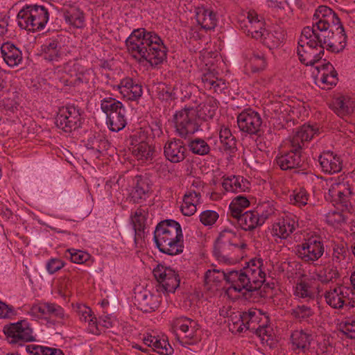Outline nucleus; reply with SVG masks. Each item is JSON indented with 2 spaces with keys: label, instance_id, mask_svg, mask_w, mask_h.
Here are the masks:
<instances>
[{
  "label": "nucleus",
  "instance_id": "obj_1",
  "mask_svg": "<svg viewBox=\"0 0 355 355\" xmlns=\"http://www.w3.org/2000/svg\"><path fill=\"white\" fill-rule=\"evenodd\" d=\"M125 46L128 53L137 61L147 62L152 67L163 63L167 57L168 49L162 38L145 28L133 30L125 40Z\"/></svg>",
  "mask_w": 355,
  "mask_h": 355
},
{
  "label": "nucleus",
  "instance_id": "obj_2",
  "mask_svg": "<svg viewBox=\"0 0 355 355\" xmlns=\"http://www.w3.org/2000/svg\"><path fill=\"white\" fill-rule=\"evenodd\" d=\"M266 266L263 259H251L248 265L240 270H227L226 284L229 290L241 292L254 291L261 288L266 279Z\"/></svg>",
  "mask_w": 355,
  "mask_h": 355
},
{
  "label": "nucleus",
  "instance_id": "obj_3",
  "mask_svg": "<svg viewBox=\"0 0 355 355\" xmlns=\"http://www.w3.org/2000/svg\"><path fill=\"white\" fill-rule=\"evenodd\" d=\"M318 128L309 124H304L297 129L288 140L289 150L277 157L276 163L282 170L303 168L304 162L302 150L306 147L309 141L318 133Z\"/></svg>",
  "mask_w": 355,
  "mask_h": 355
},
{
  "label": "nucleus",
  "instance_id": "obj_4",
  "mask_svg": "<svg viewBox=\"0 0 355 355\" xmlns=\"http://www.w3.org/2000/svg\"><path fill=\"white\" fill-rule=\"evenodd\" d=\"M268 316L263 315L260 310L250 309L230 317V330L232 333H242L245 331L254 332L261 340L262 343L272 340L273 329L268 324Z\"/></svg>",
  "mask_w": 355,
  "mask_h": 355
},
{
  "label": "nucleus",
  "instance_id": "obj_5",
  "mask_svg": "<svg viewBox=\"0 0 355 355\" xmlns=\"http://www.w3.org/2000/svg\"><path fill=\"white\" fill-rule=\"evenodd\" d=\"M154 241L159 250L174 256L183 252V234L181 225L174 220L159 222L154 231Z\"/></svg>",
  "mask_w": 355,
  "mask_h": 355
},
{
  "label": "nucleus",
  "instance_id": "obj_6",
  "mask_svg": "<svg viewBox=\"0 0 355 355\" xmlns=\"http://www.w3.org/2000/svg\"><path fill=\"white\" fill-rule=\"evenodd\" d=\"M334 205L343 211L351 212L355 205V179L350 175L336 178L329 189Z\"/></svg>",
  "mask_w": 355,
  "mask_h": 355
},
{
  "label": "nucleus",
  "instance_id": "obj_7",
  "mask_svg": "<svg viewBox=\"0 0 355 355\" xmlns=\"http://www.w3.org/2000/svg\"><path fill=\"white\" fill-rule=\"evenodd\" d=\"M47 4H26L17 14L18 25L31 32L43 30L49 20V8Z\"/></svg>",
  "mask_w": 355,
  "mask_h": 355
},
{
  "label": "nucleus",
  "instance_id": "obj_8",
  "mask_svg": "<svg viewBox=\"0 0 355 355\" xmlns=\"http://www.w3.org/2000/svg\"><path fill=\"white\" fill-rule=\"evenodd\" d=\"M320 38L313 37L310 29L302 30L298 42L297 53L300 61L306 66H313L320 61L324 53V46Z\"/></svg>",
  "mask_w": 355,
  "mask_h": 355
},
{
  "label": "nucleus",
  "instance_id": "obj_9",
  "mask_svg": "<svg viewBox=\"0 0 355 355\" xmlns=\"http://www.w3.org/2000/svg\"><path fill=\"white\" fill-rule=\"evenodd\" d=\"M173 121L175 131L182 138H187L200 130L202 119L194 107H184L176 111Z\"/></svg>",
  "mask_w": 355,
  "mask_h": 355
},
{
  "label": "nucleus",
  "instance_id": "obj_10",
  "mask_svg": "<svg viewBox=\"0 0 355 355\" xmlns=\"http://www.w3.org/2000/svg\"><path fill=\"white\" fill-rule=\"evenodd\" d=\"M341 24L337 14L327 6H318L313 16L312 26H307L302 30L310 29L313 32V37L320 38V34L328 33L329 29Z\"/></svg>",
  "mask_w": 355,
  "mask_h": 355
},
{
  "label": "nucleus",
  "instance_id": "obj_11",
  "mask_svg": "<svg viewBox=\"0 0 355 355\" xmlns=\"http://www.w3.org/2000/svg\"><path fill=\"white\" fill-rule=\"evenodd\" d=\"M247 245L240 241L235 232L231 230H223L215 242L214 254L219 261L226 262L234 249H245Z\"/></svg>",
  "mask_w": 355,
  "mask_h": 355
},
{
  "label": "nucleus",
  "instance_id": "obj_12",
  "mask_svg": "<svg viewBox=\"0 0 355 355\" xmlns=\"http://www.w3.org/2000/svg\"><path fill=\"white\" fill-rule=\"evenodd\" d=\"M324 252L322 239L317 234H312L304 239L295 247V254L302 261L312 263L322 257Z\"/></svg>",
  "mask_w": 355,
  "mask_h": 355
},
{
  "label": "nucleus",
  "instance_id": "obj_13",
  "mask_svg": "<svg viewBox=\"0 0 355 355\" xmlns=\"http://www.w3.org/2000/svg\"><path fill=\"white\" fill-rule=\"evenodd\" d=\"M82 123L80 109L73 104L60 107L55 118L56 125L66 132L79 128Z\"/></svg>",
  "mask_w": 355,
  "mask_h": 355
},
{
  "label": "nucleus",
  "instance_id": "obj_14",
  "mask_svg": "<svg viewBox=\"0 0 355 355\" xmlns=\"http://www.w3.org/2000/svg\"><path fill=\"white\" fill-rule=\"evenodd\" d=\"M237 125L239 130L250 135L260 136L261 134L262 119L259 112L248 108L237 116Z\"/></svg>",
  "mask_w": 355,
  "mask_h": 355
},
{
  "label": "nucleus",
  "instance_id": "obj_15",
  "mask_svg": "<svg viewBox=\"0 0 355 355\" xmlns=\"http://www.w3.org/2000/svg\"><path fill=\"white\" fill-rule=\"evenodd\" d=\"M28 313L36 318L44 320L54 318L64 320L68 317L60 305L47 301H41L33 304Z\"/></svg>",
  "mask_w": 355,
  "mask_h": 355
},
{
  "label": "nucleus",
  "instance_id": "obj_16",
  "mask_svg": "<svg viewBox=\"0 0 355 355\" xmlns=\"http://www.w3.org/2000/svg\"><path fill=\"white\" fill-rule=\"evenodd\" d=\"M153 275L159 284L157 289L159 291L174 293L180 286L179 275L170 267L158 265L153 270Z\"/></svg>",
  "mask_w": 355,
  "mask_h": 355
},
{
  "label": "nucleus",
  "instance_id": "obj_17",
  "mask_svg": "<svg viewBox=\"0 0 355 355\" xmlns=\"http://www.w3.org/2000/svg\"><path fill=\"white\" fill-rule=\"evenodd\" d=\"M239 27L248 36L256 40L264 36L267 30L263 18L253 10L247 12L243 19H239Z\"/></svg>",
  "mask_w": 355,
  "mask_h": 355
},
{
  "label": "nucleus",
  "instance_id": "obj_18",
  "mask_svg": "<svg viewBox=\"0 0 355 355\" xmlns=\"http://www.w3.org/2000/svg\"><path fill=\"white\" fill-rule=\"evenodd\" d=\"M335 31L336 33H334L332 28L328 33L320 34L319 40H321V44L324 46V49L338 53L346 46L347 37L342 24L335 27Z\"/></svg>",
  "mask_w": 355,
  "mask_h": 355
},
{
  "label": "nucleus",
  "instance_id": "obj_19",
  "mask_svg": "<svg viewBox=\"0 0 355 355\" xmlns=\"http://www.w3.org/2000/svg\"><path fill=\"white\" fill-rule=\"evenodd\" d=\"M297 222L295 217L286 215L277 222L274 223L270 228V233L273 240L279 243L286 239L296 229Z\"/></svg>",
  "mask_w": 355,
  "mask_h": 355
},
{
  "label": "nucleus",
  "instance_id": "obj_20",
  "mask_svg": "<svg viewBox=\"0 0 355 355\" xmlns=\"http://www.w3.org/2000/svg\"><path fill=\"white\" fill-rule=\"evenodd\" d=\"M3 331L10 343H17L20 341L28 342L33 340L32 329L25 320L5 327Z\"/></svg>",
  "mask_w": 355,
  "mask_h": 355
},
{
  "label": "nucleus",
  "instance_id": "obj_21",
  "mask_svg": "<svg viewBox=\"0 0 355 355\" xmlns=\"http://www.w3.org/2000/svg\"><path fill=\"white\" fill-rule=\"evenodd\" d=\"M314 336L308 329H296L291 332L290 343L293 351L298 353H306L311 348Z\"/></svg>",
  "mask_w": 355,
  "mask_h": 355
},
{
  "label": "nucleus",
  "instance_id": "obj_22",
  "mask_svg": "<svg viewBox=\"0 0 355 355\" xmlns=\"http://www.w3.org/2000/svg\"><path fill=\"white\" fill-rule=\"evenodd\" d=\"M350 288L345 286H337L324 293L326 303L333 309H340L350 299Z\"/></svg>",
  "mask_w": 355,
  "mask_h": 355
},
{
  "label": "nucleus",
  "instance_id": "obj_23",
  "mask_svg": "<svg viewBox=\"0 0 355 355\" xmlns=\"http://www.w3.org/2000/svg\"><path fill=\"white\" fill-rule=\"evenodd\" d=\"M164 155L172 163H179L187 156L184 143L179 139H168L164 146Z\"/></svg>",
  "mask_w": 355,
  "mask_h": 355
},
{
  "label": "nucleus",
  "instance_id": "obj_24",
  "mask_svg": "<svg viewBox=\"0 0 355 355\" xmlns=\"http://www.w3.org/2000/svg\"><path fill=\"white\" fill-rule=\"evenodd\" d=\"M318 160L324 173L334 174L342 170L343 162L340 156L331 150H324L319 155Z\"/></svg>",
  "mask_w": 355,
  "mask_h": 355
},
{
  "label": "nucleus",
  "instance_id": "obj_25",
  "mask_svg": "<svg viewBox=\"0 0 355 355\" xmlns=\"http://www.w3.org/2000/svg\"><path fill=\"white\" fill-rule=\"evenodd\" d=\"M63 54L62 43L58 38L49 39L41 46V55L48 62H59Z\"/></svg>",
  "mask_w": 355,
  "mask_h": 355
},
{
  "label": "nucleus",
  "instance_id": "obj_26",
  "mask_svg": "<svg viewBox=\"0 0 355 355\" xmlns=\"http://www.w3.org/2000/svg\"><path fill=\"white\" fill-rule=\"evenodd\" d=\"M316 68L319 76L317 78V81L322 89H328L336 85L338 73L329 62H325Z\"/></svg>",
  "mask_w": 355,
  "mask_h": 355
},
{
  "label": "nucleus",
  "instance_id": "obj_27",
  "mask_svg": "<svg viewBox=\"0 0 355 355\" xmlns=\"http://www.w3.org/2000/svg\"><path fill=\"white\" fill-rule=\"evenodd\" d=\"M119 89L123 97L129 101H136L143 94L141 85L131 78L122 79L119 85Z\"/></svg>",
  "mask_w": 355,
  "mask_h": 355
},
{
  "label": "nucleus",
  "instance_id": "obj_28",
  "mask_svg": "<svg viewBox=\"0 0 355 355\" xmlns=\"http://www.w3.org/2000/svg\"><path fill=\"white\" fill-rule=\"evenodd\" d=\"M250 182L240 175L223 176L222 187L225 192L241 193L250 189Z\"/></svg>",
  "mask_w": 355,
  "mask_h": 355
},
{
  "label": "nucleus",
  "instance_id": "obj_29",
  "mask_svg": "<svg viewBox=\"0 0 355 355\" xmlns=\"http://www.w3.org/2000/svg\"><path fill=\"white\" fill-rule=\"evenodd\" d=\"M1 53L5 62L10 67L20 64L22 62L21 51L12 42H5L1 46Z\"/></svg>",
  "mask_w": 355,
  "mask_h": 355
},
{
  "label": "nucleus",
  "instance_id": "obj_30",
  "mask_svg": "<svg viewBox=\"0 0 355 355\" xmlns=\"http://www.w3.org/2000/svg\"><path fill=\"white\" fill-rule=\"evenodd\" d=\"M196 18L198 24L205 31H211L217 25L216 14L211 9L198 7L196 10Z\"/></svg>",
  "mask_w": 355,
  "mask_h": 355
},
{
  "label": "nucleus",
  "instance_id": "obj_31",
  "mask_svg": "<svg viewBox=\"0 0 355 355\" xmlns=\"http://www.w3.org/2000/svg\"><path fill=\"white\" fill-rule=\"evenodd\" d=\"M201 194L199 191L189 189L183 196L181 211L184 216H191L197 211V205L200 203Z\"/></svg>",
  "mask_w": 355,
  "mask_h": 355
},
{
  "label": "nucleus",
  "instance_id": "obj_32",
  "mask_svg": "<svg viewBox=\"0 0 355 355\" xmlns=\"http://www.w3.org/2000/svg\"><path fill=\"white\" fill-rule=\"evenodd\" d=\"M331 109L338 116L345 118L354 112L355 101L349 96H342L333 101Z\"/></svg>",
  "mask_w": 355,
  "mask_h": 355
},
{
  "label": "nucleus",
  "instance_id": "obj_33",
  "mask_svg": "<svg viewBox=\"0 0 355 355\" xmlns=\"http://www.w3.org/2000/svg\"><path fill=\"white\" fill-rule=\"evenodd\" d=\"M254 209L263 224L267 220L276 217L278 214L276 202L271 199L260 200Z\"/></svg>",
  "mask_w": 355,
  "mask_h": 355
},
{
  "label": "nucleus",
  "instance_id": "obj_34",
  "mask_svg": "<svg viewBox=\"0 0 355 355\" xmlns=\"http://www.w3.org/2000/svg\"><path fill=\"white\" fill-rule=\"evenodd\" d=\"M285 34L284 31L279 28L273 30H266L264 36L259 40L267 46L270 50L279 47L284 42Z\"/></svg>",
  "mask_w": 355,
  "mask_h": 355
},
{
  "label": "nucleus",
  "instance_id": "obj_35",
  "mask_svg": "<svg viewBox=\"0 0 355 355\" xmlns=\"http://www.w3.org/2000/svg\"><path fill=\"white\" fill-rule=\"evenodd\" d=\"M147 215L148 213L144 209L139 208L131 216L135 230V241L136 243L138 242L139 239H141L144 235Z\"/></svg>",
  "mask_w": 355,
  "mask_h": 355
},
{
  "label": "nucleus",
  "instance_id": "obj_36",
  "mask_svg": "<svg viewBox=\"0 0 355 355\" xmlns=\"http://www.w3.org/2000/svg\"><path fill=\"white\" fill-rule=\"evenodd\" d=\"M135 184L130 192V200L134 203H139L140 200L146 199L149 191V185L147 180L141 176H136Z\"/></svg>",
  "mask_w": 355,
  "mask_h": 355
},
{
  "label": "nucleus",
  "instance_id": "obj_37",
  "mask_svg": "<svg viewBox=\"0 0 355 355\" xmlns=\"http://www.w3.org/2000/svg\"><path fill=\"white\" fill-rule=\"evenodd\" d=\"M202 84L204 88L214 93H222L227 89L225 82L216 77L211 73H207L202 75L201 78Z\"/></svg>",
  "mask_w": 355,
  "mask_h": 355
},
{
  "label": "nucleus",
  "instance_id": "obj_38",
  "mask_svg": "<svg viewBox=\"0 0 355 355\" xmlns=\"http://www.w3.org/2000/svg\"><path fill=\"white\" fill-rule=\"evenodd\" d=\"M238 223L245 231H252L263 225L255 209L244 212Z\"/></svg>",
  "mask_w": 355,
  "mask_h": 355
},
{
  "label": "nucleus",
  "instance_id": "obj_39",
  "mask_svg": "<svg viewBox=\"0 0 355 355\" xmlns=\"http://www.w3.org/2000/svg\"><path fill=\"white\" fill-rule=\"evenodd\" d=\"M63 16L66 23L74 28H81L85 26L83 12L76 7L65 10Z\"/></svg>",
  "mask_w": 355,
  "mask_h": 355
},
{
  "label": "nucleus",
  "instance_id": "obj_40",
  "mask_svg": "<svg viewBox=\"0 0 355 355\" xmlns=\"http://www.w3.org/2000/svg\"><path fill=\"white\" fill-rule=\"evenodd\" d=\"M227 271L212 268L207 270L204 276L205 284L209 289L217 287L223 281L226 282Z\"/></svg>",
  "mask_w": 355,
  "mask_h": 355
},
{
  "label": "nucleus",
  "instance_id": "obj_41",
  "mask_svg": "<svg viewBox=\"0 0 355 355\" xmlns=\"http://www.w3.org/2000/svg\"><path fill=\"white\" fill-rule=\"evenodd\" d=\"M107 124L112 132H119L123 130L127 124L125 109L120 110L107 117Z\"/></svg>",
  "mask_w": 355,
  "mask_h": 355
},
{
  "label": "nucleus",
  "instance_id": "obj_42",
  "mask_svg": "<svg viewBox=\"0 0 355 355\" xmlns=\"http://www.w3.org/2000/svg\"><path fill=\"white\" fill-rule=\"evenodd\" d=\"M137 301L141 310L146 313L155 311L159 305L157 296L146 292L138 295Z\"/></svg>",
  "mask_w": 355,
  "mask_h": 355
},
{
  "label": "nucleus",
  "instance_id": "obj_43",
  "mask_svg": "<svg viewBox=\"0 0 355 355\" xmlns=\"http://www.w3.org/2000/svg\"><path fill=\"white\" fill-rule=\"evenodd\" d=\"M153 153V148L145 141H141L135 145L132 149L134 156L142 162L152 160Z\"/></svg>",
  "mask_w": 355,
  "mask_h": 355
},
{
  "label": "nucleus",
  "instance_id": "obj_44",
  "mask_svg": "<svg viewBox=\"0 0 355 355\" xmlns=\"http://www.w3.org/2000/svg\"><path fill=\"white\" fill-rule=\"evenodd\" d=\"M317 279L324 284L337 279L339 277V272L337 267L333 265H328L320 268L316 272Z\"/></svg>",
  "mask_w": 355,
  "mask_h": 355
},
{
  "label": "nucleus",
  "instance_id": "obj_45",
  "mask_svg": "<svg viewBox=\"0 0 355 355\" xmlns=\"http://www.w3.org/2000/svg\"><path fill=\"white\" fill-rule=\"evenodd\" d=\"M22 94L20 92L15 89L10 90L8 96L2 101L3 107L11 112L17 110L21 101Z\"/></svg>",
  "mask_w": 355,
  "mask_h": 355
},
{
  "label": "nucleus",
  "instance_id": "obj_46",
  "mask_svg": "<svg viewBox=\"0 0 355 355\" xmlns=\"http://www.w3.org/2000/svg\"><path fill=\"white\" fill-rule=\"evenodd\" d=\"M294 295L300 298L306 300H313L315 298V291L311 284L305 281L297 283L295 287Z\"/></svg>",
  "mask_w": 355,
  "mask_h": 355
},
{
  "label": "nucleus",
  "instance_id": "obj_47",
  "mask_svg": "<svg viewBox=\"0 0 355 355\" xmlns=\"http://www.w3.org/2000/svg\"><path fill=\"white\" fill-rule=\"evenodd\" d=\"M246 66L253 73L264 69L266 67V60L264 55L260 51L253 52Z\"/></svg>",
  "mask_w": 355,
  "mask_h": 355
},
{
  "label": "nucleus",
  "instance_id": "obj_48",
  "mask_svg": "<svg viewBox=\"0 0 355 355\" xmlns=\"http://www.w3.org/2000/svg\"><path fill=\"white\" fill-rule=\"evenodd\" d=\"M101 108L102 111L106 114L107 117L110 114L124 109V106L121 102L112 97L104 98L101 101Z\"/></svg>",
  "mask_w": 355,
  "mask_h": 355
},
{
  "label": "nucleus",
  "instance_id": "obj_49",
  "mask_svg": "<svg viewBox=\"0 0 355 355\" xmlns=\"http://www.w3.org/2000/svg\"><path fill=\"white\" fill-rule=\"evenodd\" d=\"M219 138L223 150L231 151L236 148V139L228 128L221 127Z\"/></svg>",
  "mask_w": 355,
  "mask_h": 355
},
{
  "label": "nucleus",
  "instance_id": "obj_50",
  "mask_svg": "<svg viewBox=\"0 0 355 355\" xmlns=\"http://www.w3.org/2000/svg\"><path fill=\"white\" fill-rule=\"evenodd\" d=\"M27 351L33 355H64L60 349L35 345H28Z\"/></svg>",
  "mask_w": 355,
  "mask_h": 355
},
{
  "label": "nucleus",
  "instance_id": "obj_51",
  "mask_svg": "<svg viewBox=\"0 0 355 355\" xmlns=\"http://www.w3.org/2000/svg\"><path fill=\"white\" fill-rule=\"evenodd\" d=\"M309 194L304 188H300L293 191L290 196V202L291 204L302 207L307 205Z\"/></svg>",
  "mask_w": 355,
  "mask_h": 355
},
{
  "label": "nucleus",
  "instance_id": "obj_52",
  "mask_svg": "<svg viewBox=\"0 0 355 355\" xmlns=\"http://www.w3.org/2000/svg\"><path fill=\"white\" fill-rule=\"evenodd\" d=\"M291 315L299 320H305L312 317L314 314L313 309L307 305H297L291 310Z\"/></svg>",
  "mask_w": 355,
  "mask_h": 355
},
{
  "label": "nucleus",
  "instance_id": "obj_53",
  "mask_svg": "<svg viewBox=\"0 0 355 355\" xmlns=\"http://www.w3.org/2000/svg\"><path fill=\"white\" fill-rule=\"evenodd\" d=\"M191 152L196 155H205L210 151V147L202 139L197 138L191 140L189 144Z\"/></svg>",
  "mask_w": 355,
  "mask_h": 355
},
{
  "label": "nucleus",
  "instance_id": "obj_54",
  "mask_svg": "<svg viewBox=\"0 0 355 355\" xmlns=\"http://www.w3.org/2000/svg\"><path fill=\"white\" fill-rule=\"evenodd\" d=\"M87 148L96 150L100 153L101 151L107 150L110 144L103 136H95L88 139Z\"/></svg>",
  "mask_w": 355,
  "mask_h": 355
},
{
  "label": "nucleus",
  "instance_id": "obj_55",
  "mask_svg": "<svg viewBox=\"0 0 355 355\" xmlns=\"http://www.w3.org/2000/svg\"><path fill=\"white\" fill-rule=\"evenodd\" d=\"M332 259L337 263L345 260L348 254L347 244L343 242L334 243L332 245Z\"/></svg>",
  "mask_w": 355,
  "mask_h": 355
},
{
  "label": "nucleus",
  "instance_id": "obj_56",
  "mask_svg": "<svg viewBox=\"0 0 355 355\" xmlns=\"http://www.w3.org/2000/svg\"><path fill=\"white\" fill-rule=\"evenodd\" d=\"M197 322V321L189 318L181 316L175 318L173 322V324L183 333H186L189 330V329L192 330V329L196 326Z\"/></svg>",
  "mask_w": 355,
  "mask_h": 355
},
{
  "label": "nucleus",
  "instance_id": "obj_57",
  "mask_svg": "<svg viewBox=\"0 0 355 355\" xmlns=\"http://www.w3.org/2000/svg\"><path fill=\"white\" fill-rule=\"evenodd\" d=\"M339 330L350 339H355V320L345 318L339 324Z\"/></svg>",
  "mask_w": 355,
  "mask_h": 355
},
{
  "label": "nucleus",
  "instance_id": "obj_58",
  "mask_svg": "<svg viewBox=\"0 0 355 355\" xmlns=\"http://www.w3.org/2000/svg\"><path fill=\"white\" fill-rule=\"evenodd\" d=\"M66 257H69L71 261L75 263L81 264L86 262L90 258V254L85 251L69 249Z\"/></svg>",
  "mask_w": 355,
  "mask_h": 355
},
{
  "label": "nucleus",
  "instance_id": "obj_59",
  "mask_svg": "<svg viewBox=\"0 0 355 355\" xmlns=\"http://www.w3.org/2000/svg\"><path fill=\"white\" fill-rule=\"evenodd\" d=\"M153 347L155 352L161 355H169L173 352L169 343L164 339H156L154 340Z\"/></svg>",
  "mask_w": 355,
  "mask_h": 355
},
{
  "label": "nucleus",
  "instance_id": "obj_60",
  "mask_svg": "<svg viewBox=\"0 0 355 355\" xmlns=\"http://www.w3.org/2000/svg\"><path fill=\"white\" fill-rule=\"evenodd\" d=\"M218 214L213 210H205L199 216L200 221L205 226H212L218 220Z\"/></svg>",
  "mask_w": 355,
  "mask_h": 355
},
{
  "label": "nucleus",
  "instance_id": "obj_61",
  "mask_svg": "<svg viewBox=\"0 0 355 355\" xmlns=\"http://www.w3.org/2000/svg\"><path fill=\"white\" fill-rule=\"evenodd\" d=\"M65 265L64 261L59 258H51L46 263V269L50 275H53L61 270Z\"/></svg>",
  "mask_w": 355,
  "mask_h": 355
},
{
  "label": "nucleus",
  "instance_id": "obj_62",
  "mask_svg": "<svg viewBox=\"0 0 355 355\" xmlns=\"http://www.w3.org/2000/svg\"><path fill=\"white\" fill-rule=\"evenodd\" d=\"M199 330H200V325H199L198 322H197L196 326L195 327H193V329H192V330H191V329H189V330L188 331L184 333L185 338H187V340H186L185 342L181 341L182 345H192V344L195 343L198 340V332L199 331Z\"/></svg>",
  "mask_w": 355,
  "mask_h": 355
},
{
  "label": "nucleus",
  "instance_id": "obj_63",
  "mask_svg": "<svg viewBox=\"0 0 355 355\" xmlns=\"http://www.w3.org/2000/svg\"><path fill=\"white\" fill-rule=\"evenodd\" d=\"M94 76L95 74L92 70L86 69L78 74L76 81L80 83L89 85V83L94 80Z\"/></svg>",
  "mask_w": 355,
  "mask_h": 355
},
{
  "label": "nucleus",
  "instance_id": "obj_64",
  "mask_svg": "<svg viewBox=\"0 0 355 355\" xmlns=\"http://www.w3.org/2000/svg\"><path fill=\"white\" fill-rule=\"evenodd\" d=\"M15 315V311L12 306L0 301V318H11Z\"/></svg>",
  "mask_w": 355,
  "mask_h": 355
}]
</instances>
